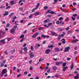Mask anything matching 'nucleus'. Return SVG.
<instances>
[{
  "label": "nucleus",
  "instance_id": "3c124183",
  "mask_svg": "<svg viewBox=\"0 0 79 79\" xmlns=\"http://www.w3.org/2000/svg\"><path fill=\"white\" fill-rule=\"evenodd\" d=\"M46 17H52V15H47V16H46Z\"/></svg>",
  "mask_w": 79,
  "mask_h": 79
},
{
  "label": "nucleus",
  "instance_id": "37998d69",
  "mask_svg": "<svg viewBox=\"0 0 79 79\" xmlns=\"http://www.w3.org/2000/svg\"><path fill=\"white\" fill-rule=\"evenodd\" d=\"M69 29V27H67V28H65V30L66 31H68Z\"/></svg>",
  "mask_w": 79,
  "mask_h": 79
},
{
  "label": "nucleus",
  "instance_id": "c756f323",
  "mask_svg": "<svg viewBox=\"0 0 79 79\" xmlns=\"http://www.w3.org/2000/svg\"><path fill=\"white\" fill-rule=\"evenodd\" d=\"M12 39H13V38H7V40L8 41H10V40H11Z\"/></svg>",
  "mask_w": 79,
  "mask_h": 79
},
{
  "label": "nucleus",
  "instance_id": "680f3d73",
  "mask_svg": "<svg viewBox=\"0 0 79 79\" xmlns=\"http://www.w3.org/2000/svg\"><path fill=\"white\" fill-rule=\"evenodd\" d=\"M13 28H14V29H16V28H18V26H15L13 27Z\"/></svg>",
  "mask_w": 79,
  "mask_h": 79
},
{
  "label": "nucleus",
  "instance_id": "ea45409f",
  "mask_svg": "<svg viewBox=\"0 0 79 79\" xmlns=\"http://www.w3.org/2000/svg\"><path fill=\"white\" fill-rule=\"evenodd\" d=\"M32 15L31 14L29 16V19H31L32 18Z\"/></svg>",
  "mask_w": 79,
  "mask_h": 79
},
{
  "label": "nucleus",
  "instance_id": "9b49d317",
  "mask_svg": "<svg viewBox=\"0 0 79 79\" xmlns=\"http://www.w3.org/2000/svg\"><path fill=\"white\" fill-rule=\"evenodd\" d=\"M68 69V67L66 66L65 67H63L62 69L63 71H65L66 69Z\"/></svg>",
  "mask_w": 79,
  "mask_h": 79
},
{
  "label": "nucleus",
  "instance_id": "4c0bfd02",
  "mask_svg": "<svg viewBox=\"0 0 79 79\" xmlns=\"http://www.w3.org/2000/svg\"><path fill=\"white\" fill-rule=\"evenodd\" d=\"M56 24H60V22L58 20L56 21Z\"/></svg>",
  "mask_w": 79,
  "mask_h": 79
},
{
  "label": "nucleus",
  "instance_id": "bf43d9fd",
  "mask_svg": "<svg viewBox=\"0 0 79 79\" xmlns=\"http://www.w3.org/2000/svg\"><path fill=\"white\" fill-rule=\"evenodd\" d=\"M48 8V7H47V6H44V9L45 10H46V9H47Z\"/></svg>",
  "mask_w": 79,
  "mask_h": 79
},
{
  "label": "nucleus",
  "instance_id": "a211bd4d",
  "mask_svg": "<svg viewBox=\"0 0 79 79\" xmlns=\"http://www.w3.org/2000/svg\"><path fill=\"white\" fill-rule=\"evenodd\" d=\"M5 40H1L0 41V43H2V42L3 43V44H5Z\"/></svg>",
  "mask_w": 79,
  "mask_h": 79
},
{
  "label": "nucleus",
  "instance_id": "7ed1b4c3",
  "mask_svg": "<svg viewBox=\"0 0 79 79\" xmlns=\"http://www.w3.org/2000/svg\"><path fill=\"white\" fill-rule=\"evenodd\" d=\"M29 55L30 56V58H32L34 57V54H33L32 52L30 53L29 54Z\"/></svg>",
  "mask_w": 79,
  "mask_h": 79
},
{
  "label": "nucleus",
  "instance_id": "f3484780",
  "mask_svg": "<svg viewBox=\"0 0 79 79\" xmlns=\"http://www.w3.org/2000/svg\"><path fill=\"white\" fill-rule=\"evenodd\" d=\"M61 63H62L61 62H56V65H60V64H61Z\"/></svg>",
  "mask_w": 79,
  "mask_h": 79
},
{
  "label": "nucleus",
  "instance_id": "9d476101",
  "mask_svg": "<svg viewBox=\"0 0 79 79\" xmlns=\"http://www.w3.org/2000/svg\"><path fill=\"white\" fill-rule=\"evenodd\" d=\"M14 2V1H11L10 2V4H11V5H13L14 4H15V3H16V2Z\"/></svg>",
  "mask_w": 79,
  "mask_h": 79
},
{
  "label": "nucleus",
  "instance_id": "f03ea898",
  "mask_svg": "<svg viewBox=\"0 0 79 79\" xmlns=\"http://www.w3.org/2000/svg\"><path fill=\"white\" fill-rule=\"evenodd\" d=\"M6 73V69H3L2 71V72L1 73L2 75H3V74H5V73Z\"/></svg>",
  "mask_w": 79,
  "mask_h": 79
},
{
  "label": "nucleus",
  "instance_id": "b1692460",
  "mask_svg": "<svg viewBox=\"0 0 79 79\" xmlns=\"http://www.w3.org/2000/svg\"><path fill=\"white\" fill-rule=\"evenodd\" d=\"M15 50H16V49H15V48H14V50H12L11 51V53H12V54H13V53H14V52H15Z\"/></svg>",
  "mask_w": 79,
  "mask_h": 79
},
{
  "label": "nucleus",
  "instance_id": "ddd939ff",
  "mask_svg": "<svg viewBox=\"0 0 79 79\" xmlns=\"http://www.w3.org/2000/svg\"><path fill=\"white\" fill-rule=\"evenodd\" d=\"M5 13L3 14V16H6L7 15H8V14H9V13H8V11H5Z\"/></svg>",
  "mask_w": 79,
  "mask_h": 79
},
{
  "label": "nucleus",
  "instance_id": "a878e982",
  "mask_svg": "<svg viewBox=\"0 0 79 79\" xmlns=\"http://www.w3.org/2000/svg\"><path fill=\"white\" fill-rule=\"evenodd\" d=\"M74 67V64H73V63H72L71 64V69H73V67Z\"/></svg>",
  "mask_w": 79,
  "mask_h": 79
},
{
  "label": "nucleus",
  "instance_id": "f257e3e1",
  "mask_svg": "<svg viewBox=\"0 0 79 79\" xmlns=\"http://www.w3.org/2000/svg\"><path fill=\"white\" fill-rule=\"evenodd\" d=\"M41 37H42V38H49V37H50V36H49L48 35H44V34H42L41 35Z\"/></svg>",
  "mask_w": 79,
  "mask_h": 79
},
{
  "label": "nucleus",
  "instance_id": "69168bd1",
  "mask_svg": "<svg viewBox=\"0 0 79 79\" xmlns=\"http://www.w3.org/2000/svg\"><path fill=\"white\" fill-rule=\"evenodd\" d=\"M9 26H10V24L7 23L6 25V27H9Z\"/></svg>",
  "mask_w": 79,
  "mask_h": 79
},
{
  "label": "nucleus",
  "instance_id": "774afa93",
  "mask_svg": "<svg viewBox=\"0 0 79 79\" xmlns=\"http://www.w3.org/2000/svg\"><path fill=\"white\" fill-rule=\"evenodd\" d=\"M26 44L25 43V44H23V47H26Z\"/></svg>",
  "mask_w": 79,
  "mask_h": 79
},
{
  "label": "nucleus",
  "instance_id": "1a4fd4ad",
  "mask_svg": "<svg viewBox=\"0 0 79 79\" xmlns=\"http://www.w3.org/2000/svg\"><path fill=\"white\" fill-rule=\"evenodd\" d=\"M33 15H34L35 16H38V15H39V12L38 11L35 12L33 14Z\"/></svg>",
  "mask_w": 79,
  "mask_h": 79
},
{
  "label": "nucleus",
  "instance_id": "6e6d98bb",
  "mask_svg": "<svg viewBox=\"0 0 79 79\" xmlns=\"http://www.w3.org/2000/svg\"><path fill=\"white\" fill-rule=\"evenodd\" d=\"M35 10H37V9H36L35 8L33 9L32 10V12H34V11H35Z\"/></svg>",
  "mask_w": 79,
  "mask_h": 79
},
{
  "label": "nucleus",
  "instance_id": "0e129e2a",
  "mask_svg": "<svg viewBox=\"0 0 79 79\" xmlns=\"http://www.w3.org/2000/svg\"><path fill=\"white\" fill-rule=\"evenodd\" d=\"M27 74V71H26V72H25L24 73V74Z\"/></svg>",
  "mask_w": 79,
  "mask_h": 79
},
{
  "label": "nucleus",
  "instance_id": "f704fd0d",
  "mask_svg": "<svg viewBox=\"0 0 79 79\" xmlns=\"http://www.w3.org/2000/svg\"><path fill=\"white\" fill-rule=\"evenodd\" d=\"M4 64H3V63H2L0 65V67H3L4 65Z\"/></svg>",
  "mask_w": 79,
  "mask_h": 79
},
{
  "label": "nucleus",
  "instance_id": "4d7b16f0",
  "mask_svg": "<svg viewBox=\"0 0 79 79\" xmlns=\"http://www.w3.org/2000/svg\"><path fill=\"white\" fill-rule=\"evenodd\" d=\"M44 27H49V26H48L46 25V24L44 25Z\"/></svg>",
  "mask_w": 79,
  "mask_h": 79
},
{
  "label": "nucleus",
  "instance_id": "bb28decb",
  "mask_svg": "<svg viewBox=\"0 0 79 79\" xmlns=\"http://www.w3.org/2000/svg\"><path fill=\"white\" fill-rule=\"evenodd\" d=\"M71 32H72V30H69L67 31V34H71Z\"/></svg>",
  "mask_w": 79,
  "mask_h": 79
},
{
  "label": "nucleus",
  "instance_id": "dca6fc26",
  "mask_svg": "<svg viewBox=\"0 0 79 79\" xmlns=\"http://www.w3.org/2000/svg\"><path fill=\"white\" fill-rule=\"evenodd\" d=\"M39 6H40V3H38L37 4V5L36 6V7L35 8V9H37V8H39Z\"/></svg>",
  "mask_w": 79,
  "mask_h": 79
},
{
  "label": "nucleus",
  "instance_id": "052dcab7",
  "mask_svg": "<svg viewBox=\"0 0 79 79\" xmlns=\"http://www.w3.org/2000/svg\"><path fill=\"white\" fill-rule=\"evenodd\" d=\"M69 19V18H66V19L65 20V21L66 22L68 21V20Z\"/></svg>",
  "mask_w": 79,
  "mask_h": 79
},
{
  "label": "nucleus",
  "instance_id": "c03bdc74",
  "mask_svg": "<svg viewBox=\"0 0 79 79\" xmlns=\"http://www.w3.org/2000/svg\"><path fill=\"white\" fill-rule=\"evenodd\" d=\"M47 23H49L50 21V19H47Z\"/></svg>",
  "mask_w": 79,
  "mask_h": 79
},
{
  "label": "nucleus",
  "instance_id": "13d9d810",
  "mask_svg": "<svg viewBox=\"0 0 79 79\" xmlns=\"http://www.w3.org/2000/svg\"><path fill=\"white\" fill-rule=\"evenodd\" d=\"M72 19L73 21H75V18H74V17H72Z\"/></svg>",
  "mask_w": 79,
  "mask_h": 79
},
{
  "label": "nucleus",
  "instance_id": "39448f33",
  "mask_svg": "<svg viewBox=\"0 0 79 79\" xmlns=\"http://www.w3.org/2000/svg\"><path fill=\"white\" fill-rule=\"evenodd\" d=\"M15 29L14 28H12L11 30L10 31V32L13 34H15Z\"/></svg>",
  "mask_w": 79,
  "mask_h": 79
},
{
  "label": "nucleus",
  "instance_id": "f8f14e48",
  "mask_svg": "<svg viewBox=\"0 0 79 79\" xmlns=\"http://www.w3.org/2000/svg\"><path fill=\"white\" fill-rule=\"evenodd\" d=\"M17 18V17L16 16H15L14 17V18H12V23H14V22H15V19H16V18Z\"/></svg>",
  "mask_w": 79,
  "mask_h": 79
},
{
  "label": "nucleus",
  "instance_id": "5fc2aeb1",
  "mask_svg": "<svg viewBox=\"0 0 79 79\" xmlns=\"http://www.w3.org/2000/svg\"><path fill=\"white\" fill-rule=\"evenodd\" d=\"M50 11H51V10H48L47 12V13H50Z\"/></svg>",
  "mask_w": 79,
  "mask_h": 79
},
{
  "label": "nucleus",
  "instance_id": "58836bf2",
  "mask_svg": "<svg viewBox=\"0 0 79 79\" xmlns=\"http://www.w3.org/2000/svg\"><path fill=\"white\" fill-rule=\"evenodd\" d=\"M48 26H50L52 25V23H49L48 24Z\"/></svg>",
  "mask_w": 79,
  "mask_h": 79
},
{
  "label": "nucleus",
  "instance_id": "0eeeda50",
  "mask_svg": "<svg viewBox=\"0 0 79 79\" xmlns=\"http://www.w3.org/2000/svg\"><path fill=\"white\" fill-rule=\"evenodd\" d=\"M50 52V50L48 49H46L45 51L46 54H48Z\"/></svg>",
  "mask_w": 79,
  "mask_h": 79
},
{
  "label": "nucleus",
  "instance_id": "c85d7f7f",
  "mask_svg": "<svg viewBox=\"0 0 79 79\" xmlns=\"http://www.w3.org/2000/svg\"><path fill=\"white\" fill-rule=\"evenodd\" d=\"M60 39H61V35H59L58 36V40H60Z\"/></svg>",
  "mask_w": 79,
  "mask_h": 79
},
{
  "label": "nucleus",
  "instance_id": "6ab92c4d",
  "mask_svg": "<svg viewBox=\"0 0 79 79\" xmlns=\"http://www.w3.org/2000/svg\"><path fill=\"white\" fill-rule=\"evenodd\" d=\"M78 41L79 40H73V43H76L77 42H78Z\"/></svg>",
  "mask_w": 79,
  "mask_h": 79
},
{
  "label": "nucleus",
  "instance_id": "c9c22d12",
  "mask_svg": "<svg viewBox=\"0 0 79 79\" xmlns=\"http://www.w3.org/2000/svg\"><path fill=\"white\" fill-rule=\"evenodd\" d=\"M24 37V35H22L21 36H20V38H23Z\"/></svg>",
  "mask_w": 79,
  "mask_h": 79
},
{
  "label": "nucleus",
  "instance_id": "a19ab883",
  "mask_svg": "<svg viewBox=\"0 0 79 79\" xmlns=\"http://www.w3.org/2000/svg\"><path fill=\"white\" fill-rule=\"evenodd\" d=\"M4 53L5 54V55H8V53H7V51H5L4 52Z\"/></svg>",
  "mask_w": 79,
  "mask_h": 79
},
{
  "label": "nucleus",
  "instance_id": "20e7f679",
  "mask_svg": "<svg viewBox=\"0 0 79 79\" xmlns=\"http://www.w3.org/2000/svg\"><path fill=\"white\" fill-rule=\"evenodd\" d=\"M69 49H70V48L69 47H65L64 50L65 52H67L69 51Z\"/></svg>",
  "mask_w": 79,
  "mask_h": 79
},
{
  "label": "nucleus",
  "instance_id": "72a5a7b5",
  "mask_svg": "<svg viewBox=\"0 0 79 79\" xmlns=\"http://www.w3.org/2000/svg\"><path fill=\"white\" fill-rule=\"evenodd\" d=\"M48 69V66H46V67L44 69V70L45 71L47 70V69Z\"/></svg>",
  "mask_w": 79,
  "mask_h": 79
},
{
  "label": "nucleus",
  "instance_id": "e433bc0d",
  "mask_svg": "<svg viewBox=\"0 0 79 79\" xmlns=\"http://www.w3.org/2000/svg\"><path fill=\"white\" fill-rule=\"evenodd\" d=\"M54 4H55L56 3V2L58 1V0H54Z\"/></svg>",
  "mask_w": 79,
  "mask_h": 79
},
{
  "label": "nucleus",
  "instance_id": "4be33fe9",
  "mask_svg": "<svg viewBox=\"0 0 79 79\" xmlns=\"http://www.w3.org/2000/svg\"><path fill=\"white\" fill-rule=\"evenodd\" d=\"M53 69L54 70H56L57 69V67L56 66H54L53 67Z\"/></svg>",
  "mask_w": 79,
  "mask_h": 79
},
{
  "label": "nucleus",
  "instance_id": "cd10ccee",
  "mask_svg": "<svg viewBox=\"0 0 79 79\" xmlns=\"http://www.w3.org/2000/svg\"><path fill=\"white\" fill-rule=\"evenodd\" d=\"M40 46V45L39 44H36V45H35V47H39Z\"/></svg>",
  "mask_w": 79,
  "mask_h": 79
},
{
  "label": "nucleus",
  "instance_id": "a18cd8bd",
  "mask_svg": "<svg viewBox=\"0 0 79 79\" xmlns=\"http://www.w3.org/2000/svg\"><path fill=\"white\" fill-rule=\"evenodd\" d=\"M50 70H51V69H50V68L49 69H48L47 70V72L48 73H50Z\"/></svg>",
  "mask_w": 79,
  "mask_h": 79
},
{
  "label": "nucleus",
  "instance_id": "4468645a",
  "mask_svg": "<svg viewBox=\"0 0 79 79\" xmlns=\"http://www.w3.org/2000/svg\"><path fill=\"white\" fill-rule=\"evenodd\" d=\"M51 34L52 35H56V36H58V35H57V34H56V33L53 32V31L51 32Z\"/></svg>",
  "mask_w": 79,
  "mask_h": 79
},
{
  "label": "nucleus",
  "instance_id": "2eb2a0df",
  "mask_svg": "<svg viewBox=\"0 0 79 79\" xmlns=\"http://www.w3.org/2000/svg\"><path fill=\"white\" fill-rule=\"evenodd\" d=\"M55 51L56 52H60V49L58 48H55Z\"/></svg>",
  "mask_w": 79,
  "mask_h": 79
},
{
  "label": "nucleus",
  "instance_id": "7c9ffc66",
  "mask_svg": "<svg viewBox=\"0 0 79 79\" xmlns=\"http://www.w3.org/2000/svg\"><path fill=\"white\" fill-rule=\"evenodd\" d=\"M53 47V46L52 44H51V45L48 46V48H52Z\"/></svg>",
  "mask_w": 79,
  "mask_h": 79
},
{
  "label": "nucleus",
  "instance_id": "603ef678",
  "mask_svg": "<svg viewBox=\"0 0 79 79\" xmlns=\"http://www.w3.org/2000/svg\"><path fill=\"white\" fill-rule=\"evenodd\" d=\"M19 53H20V54H21L23 53V51H22V50H20L19 51Z\"/></svg>",
  "mask_w": 79,
  "mask_h": 79
},
{
  "label": "nucleus",
  "instance_id": "2f4dec72",
  "mask_svg": "<svg viewBox=\"0 0 79 79\" xmlns=\"http://www.w3.org/2000/svg\"><path fill=\"white\" fill-rule=\"evenodd\" d=\"M55 14V12H53V11H51V12L50 13V14H52V15Z\"/></svg>",
  "mask_w": 79,
  "mask_h": 79
},
{
  "label": "nucleus",
  "instance_id": "09e8293b",
  "mask_svg": "<svg viewBox=\"0 0 79 79\" xmlns=\"http://www.w3.org/2000/svg\"><path fill=\"white\" fill-rule=\"evenodd\" d=\"M63 17H60V18L59 19V20H60V21H61V20H63Z\"/></svg>",
  "mask_w": 79,
  "mask_h": 79
},
{
  "label": "nucleus",
  "instance_id": "423d86ee",
  "mask_svg": "<svg viewBox=\"0 0 79 79\" xmlns=\"http://www.w3.org/2000/svg\"><path fill=\"white\" fill-rule=\"evenodd\" d=\"M39 33L38 32H36V33L34 35L32 36V38H35V37H36L39 35Z\"/></svg>",
  "mask_w": 79,
  "mask_h": 79
},
{
  "label": "nucleus",
  "instance_id": "5701e85b",
  "mask_svg": "<svg viewBox=\"0 0 79 79\" xmlns=\"http://www.w3.org/2000/svg\"><path fill=\"white\" fill-rule=\"evenodd\" d=\"M25 2V0H20L19 2V3H20L21 2Z\"/></svg>",
  "mask_w": 79,
  "mask_h": 79
},
{
  "label": "nucleus",
  "instance_id": "e2e57ef3",
  "mask_svg": "<svg viewBox=\"0 0 79 79\" xmlns=\"http://www.w3.org/2000/svg\"><path fill=\"white\" fill-rule=\"evenodd\" d=\"M41 39V38H40V37H39L37 38L38 40H40Z\"/></svg>",
  "mask_w": 79,
  "mask_h": 79
},
{
  "label": "nucleus",
  "instance_id": "aec40b11",
  "mask_svg": "<svg viewBox=\"0 0 79 79\" xmlns=\"http://www.w3.org/2000/svg\"><path fill=\"white\" fill-rule=\"evenodd\" d=\"M64 23L62 21H60V25H63L64 24Z\"/></svg>",
  "mask_w": 79,
  "mask_h": 79
},
{
  "label": "nucleus",
  "instance_id": "338daca9",
  "mask_svg": "<svg viewBox=\"0 0 79 79\" xmlns=\"http://www.w3.org/2000/svg\"><path fill=\"white\" fill-rule=\"evenodd\" d=\"M23 7H20L19 8V10H23Z\"/></svg>",
  "mask_w": 79,
  "mask_h": 79
},
{
  "label": "nucleus",
  "instance_id": "79ce46f5",
  "mask_svg": "<svg viewBox=\"0 0 79 79\" xmlns=\"http://www.w3.org/2000/svg\"><path fill=\"white\" fill-rule=\"evenodd\" d=\"M6 63V60H3L2 61V63H3V64H5Z\"/></svg>",
  "mask_w": 79,
  "mask_h": 79
},
{
  "label": "nucleus",
  "instance_id": "864d4df0",
  "mask_svg": "<svg viewBox=\"0 0 79 79\" xmlns=\"http://www.w3.org/2000/svg\"><path fill=\"white\" fill-rule=\"evenodd\" d=\"M77 16V14H75L73 15V16H74V17H76Z\"/></svg>",
  "mask_w": 79,
  "mask_h": 79
},
{
  "label": "nucleus",
  "instance_id": "49530a36",
  "mask_svg": "<svg viewBox=\"0 0 79 79\" xmlns=\"http://www.w3.org/2000/svg\"><path fill=\"white\" fill-rule=\"evenodd\" d=\"M30 48H31L32 51H33V50H34V49H33V46H31Z\"/></svg>",
  "mask_w": 79,
  "mask_h": 79
},
{
  "label": "nucleus",
  "instance_id": "473e14b6",
  "mask_svg": "<svg viewBox=\"0 0 79 79\" xmlns=\"http://www.w3.org/2000/svg\"><path fill=\"white\" fill-rule=\"evenodd\" d=\"M20 23H23V22H24V20L22 19L20 21Z\"/></svg>",
  "mask_w": 79,
  "mask_h": 79
},
{
  "label": "nucleus",
  "instance_id": "de8ad7c7",
  "mask_svg": "<svg viewBox=\"0 0 79 79\" xmlns=\"http://www.w3.org/2000/svg\"><path fill=\"white\" fill-rule=\"evenodd\" d=\"M62 30V29L61 28H59L58 29V31H61Z\"/></svg>",
  "mask_w": 79,
  "mask_h": 79
},
{
  "label": "nucleus",
  "instance_id": "412c9836",
  "mask_svg": "<svg viewBox=\"0 0 79 79\" xmlns=\"http://www.w3.org/2000/svg\"><path fill=\"white\" fill-rule=\"evenodd\" d=\"M23 50H25V52H27V48L26 47H25L23 48Z\"/></svg>",
  "mask_w": 79,
  "mask_h": 79
},
{
  "label": "nucleus",
  "instance_id": "6e6552de",
  "mask_svg": "<svg viewBox=\"0 0 79 79\" xmlns=\"http://www.w3.org/2000/svg\"><path fill=\"white\" fill-rule=\"evenodd\" d=\"M1 33H2V34L4 35L5 34V32L0 30V38L1 37V36H2V35H1Z\"/></svg>",
  "mask_w": 79,
  "mask_h": 79
},
{
  "label": "nucleus",
  "instance_id": "8fccbe9b",
  "mask_svg": "<svg viewBox=\"0 0 79 79\" xmlns=\"http://www.w3.org/2000/svg\"><path fill=\"white\" fill-rule=\"evenodd\" d=\"M66 63H64L63 64V66H66Z\"/></svg>",
  "mask_w": 79,
  "mask_h": 79
},
{
  "label": "nucleus",
  "instance_id": "393cba45",
  "mask_svg": "<svg viewBox=\"0 0 79 79\" xmlns=\"http://www.w3.org/2000/svg\"><path fill=\"white\" fill-rule=\"evenodd\" d=\"M13 15H14V13H11L9 15V17H11V16H12Z\"/></svg>",
  "mask_w": 79,
  "mask_h": 79
}]
</instances>
